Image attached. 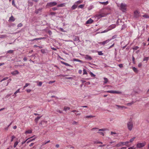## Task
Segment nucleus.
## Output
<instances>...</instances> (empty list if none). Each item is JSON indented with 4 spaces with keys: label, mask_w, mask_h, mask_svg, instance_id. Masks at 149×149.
Here are the masks:
<instances>
[{
    "label": "nucleus",
    "mask_w": 149,
    "mask_h": 149,
    "mask_svg": "<svg viewBox=\"0 0 149 149\" xmlns=\"http://www.w3.org/2000/svg\"><path fill=\"white\" fill-rule=\"evenodd\" d=\"M33 3L32 1L29 0L28 1V5L29 6H32L33 5Z\"/></svg>",
    "instance_id": "obj_18"
},
{
    "label": "nucleus",
    "mask_w": 149,
    "mask_h": 149,
    "mask_svg": "<svg viewBox=\"0 0 149 149\" xmlns=\"http://www.w3.org/2000/svg\"><path fill=\"white\" fill-rule=\"evenodd\" d=\"M15 19L14 18V17L11 15V16L10 17L9 21H11L12 22H13L15 21Z\"/></svg>",
    "instance_id": "obj_17"
},
{
    "label": "nucleus",
    "mask_w": 149,
    "mask_h": 149,
    "mask_svg": "<svg viewBox=\"0 0 149 149\" xmlns=\"http://www.w3.org/2000/svg\"><path fill=\"white\" fill-rule=\"evenodd\" d=\"M70 109V108L69 107H65L64 108V110L66 111L68 110H69Z\"/></svg>",
    "instance_id": "obj_30"
},
{
    "label": "nucleus",
    "mask_w": 149,
    "mask_h": 149,
    "mask_svg": "<svg viewBox=\"0 0 149 149\" xmlns=\"http://www.w3.org/2000/svg\"><path fill=\"white\" fill-rule=\"evenodd\" d=\"M11 141L12 142L13 141V139L15 138V137L14 136H13L11 137Z\"/></svg>",
    "instance_id": "obj_52"
},
{
    "label": "nucleus",
    "mask_w": 149,
    "mask_h": 149,
    "mask_svg": "<svg viewBox=\"0 0 149 149\" xmlns=\"http://www.w3.org/2000/svg\"><path fill=\"white\" fill-rule=\"evenodd\" d=\"M93 22V20L90 18L86 21V23L87 24H91Z\"/></svg>",
    "instance_id": "obj_15"
},
{
    "label": "nucleus",
    "mask_w": 149,
    "mask_h": 149,
    "mask_svg": "<svg viewBox=\"0 0 149 149\" xmlns=\"http://www.w3.org/2000/svg\"><path fill=\"white\" fill-rule=\"evenodd\" d=\"M40 51L43 54L46 53L45 50L44 49H41L40 50Z\"/></svg>",
    "instance_id": "obj_40"
},
{
    "label": "nucleus",
    "mask_w": 149,
    "mask_h": 149,
    "mask_svg": "<svg viewBox=\"0 0 149 149\" xmlns=\"http://www.w3.org/2000/svg\"><path fill=\"white\" fill-rule=\"evenodd\" d=\"M56 14V13L54 12H51L50 13V15H55Z\"/></svg>",
    "instance_id": "obj_61"
},
{
    "label": "nucleus",
    "mask_w": 149,
    "mask_h": 149,
    "mask_svg": "<svg viewBox=\"0 0 149 149\" xmlns=\"http://www.w3.org/2000/svg\"><path fill=\"white\" fill-rule=\"evenodd\" d=\"M84 7V4H81V5H79L78 6V7L79 8H83Z\"/></svg>",
    "instance_id": "obj_33"
},
{
    "label": "nucleus",
    "mask_w": 149,
    "mask_h": 149,
    "mask_svg": "<svg viewBox=\"0 0 149 149\" xmlns=\"http://www.w3.org/2000/svg\"><path fill=\"white\" fill-rule=\"evenodd\" d=\"M42 83L41 81H40L39 82L38 84V86H41L42 85Z\"/></svg>",
    "instance_id": "obj_50"
},
{
    "label": "nucleus",
    "mask_w": 149,
    "mask_h": 149,
    "mask_svg": "<svg viewBox=\"0 0 149 149\" xmlns=\"http://www.w3.org/2000/svg\"><path fill=\"white\" fill-rule=\"evenodd\" d=\"M18 142L17 141H16L14 143V148H15L17 146V145L18 144Z\"/></svg>",
    "instance_id": "obj_31"
},
{
    "label": "nucleus",
    "mask_w": 149,
    "mask_h": 149,
    "mask_svg": "<svg viewBox=\"0 0 149 149\" xmlns=\"http://www.w3.org/2000/svg\"><path fill=\"white\" fill-rule=\"evenodd\" d=\"M99 3L101 4H104V5H106L108 3V1H106V2H99Z\"/></svg>",
    "instance_id": "obj_22"
},
{
    "label": "nucleus",
    "mask_w": 149,
    "mask_h": 149,
    "mask_svg": "<svg viewBox=\"0 0 149 149\" xmlns=\"http://www.w3.org/2000/svg\"><path fill=\"white\" fill-rule=\"evenodd\" d=\"M139 47L137 46H134L133 48V49L134 50H136L138 49Z\"/></svg>",
    "instance_id": "obj_39"
},
{
    "label": "nucleus",
    "mask_w": 149,
    "mask_h": 149,
    "mask_svg": "<svg viewBox=\"0 0 149 149\" xmlns=\"http://www.w3.org/2000/svg\"><path fill=\"white\" fill-rule=\"evenodd\" d=\"M52 9L53 10H56L57 9V8L56 7H53L52 8Z\"/></svg>",
    "instance_id": "obj_60"
},
{
    "label": "nucleus",
    "mask_w": 149,
    "mask_h": 149,
    "mask_svg": "<svg viewBox=\"0 0 149 149\" xmlns=\"http://www.w3.org/2000/svg\"><path fill=\"white\" fill-rule=\"evenodd\" d=\"M73 37H74V38L73 39V40L75 41H78L79 42H80L79 38L78 36H74Z\"/></svg>",
    "instance_id": "obj_9"
},
{
    "label": "nucleus",
    "mask_w": 149,
    "mask_h": 149,
    "mask_svg": "<svg viewBox=\"0 0 149 149\" xmlns=\"http://www.w3.org/2000/svg\"><path fill=\"white\" fill-rule=\"evenodd\" d=\"M55 82V81H49L48 82V84H52L54 83Z\"/></svg>",
    "instance_id": "obj_53"
},
{
    "label": "nucleus",
    "mask_w": 149,
    "mask_h": 149,
    "mask_svg": "<svg viewBox=\"0 0 149 149\" xmlns=\"http://www.w3.org/2000/svg\"><path fill=\"white\" fill-rule=\"evenodd\" d=\"M33 47L34 48L38 47L39 49H42V46H38L37 45H34L33 46Z\"/></svg>",
    "instance_id": "obj_26"
},
{
    "label": "nucleus",
    "mask_w": 149,
    "mask_h": 149,
    "mask_svg": "<svg viewBox=\"0 0 149 149\" xmlns=\"http://www.w3.org/2000/svg\"><path fill=\"white\" fill-rule=\"evenodd\" d=\"M95 117V116H92V115H89V116H87L85 117V118H93Z\"/></svg>",
    "instance_id": "obj_27"
},
{
    "label": "nucleus",
    "mask_w": 149,
    "mask_h": 149,
    "mask_svg": "<svg viewBox=\"0 0 149 149\" xmlns=\"http://www.w3.org/2000/svg\"><path fill=\"white\" fill-rule=\"evenodd\" d=\"M19 72L17 70H15L14 71L12 72H11V74L13 75H16L17 74H19Z\"/></svg>",
    "instance_id": "obj_10"
},
{
    "label": "nucleus",
    "mask_w": 149,
    "mask_h": 149,
    "mask_svg": "<svg viewBox=\"0 0 149 149\" xmlns=\"http://www.w3.org/2000/svg\"><path fill=\"white\" fill-rule=\"evenodd\" d=\"M42 116H38L35 119V122L36 123H38V121L42 117Z\"/></svg>",
    "instance_id": "obj_16"
},
{
    "label": "nucleus",
    "mask_w": 149,
    "mask_h": 149,
    "mask_svg": "<svg viewBox=\"0 0 149 149\" xmlns=\"http://www.w3.org/2000/svg\"><path fill=\"white\" fill-rule=\"evenodd\" d=\"M116 134V132H111V134L112 135H113V134Z\"/></svg>",
    "instance_id": "obj_62"
},
{
    "label": "nucleus",
    "mask_w": 149,
    "mask_h": 149,
    "mask_svg": "<svg viewBox=\"0 0 149 149\" xmlns=\"http://www.w3.org/2000/svg\"><path fill=\"white\" fill-rule=\"evenodd\" d=\"M116 106L118 107L120 109H126L127 107L123 106H120L119 105H117Z\"/></svg>",
    "instance_id": "obj_20"
},
{
    "label": "nucleus",
    "mask_w": 149,
    "mask_h": 149,
    "mask_svg": "<svg viewBox=\"0 0 149 149\" xmlns=\"http://www.w3.org/2000/svg\"><path fill=\"white\" fill-rule=\"evenodd\" d=\"M19 90H20V89L19 88L18 89H17L14 93V95H16V94L17 93H19L20 92V91H19Z\"/></svg>",
    "instance_id": "obj_41"
},
{
    "label": "nucleus",
    "mask_w": 149,
    "mask_h": 149,
    "mask_svg": "<svg viewBox=\"0 0 149 149\" xmlns=\"http://www.w3.org/2000/svg\"><path fill=\"white\" fill-rule=\"evenodd\" d=\"M22 26H23L22 24V23H19V24L17 25V27L18 28Z\"/></svg>",
    "instance_id": "obj_37"
},
{
    "label": "nucleus",
    "mask_w": 149,
    "mask_h": 149,
    "mask_svg": "<svg viewBox=\"0 0 149 149\" xmlns=\"http://www.w3.org/2000/svg\"><path fill=\"white\" fill-rule=\"evenodd\" d=\"M146 144L145 142L142 143H138L136 144V147L137 148H140L143 147Z\"/></svg>",
    "instance_id": "obj_4"
},
{
    "label": "nucleus",
    "mask_w": 149,
    "mask_h": 149,
    "mask_svg": "<svg viewBox=\"0 0 149 149\" xmlns=\"http://www.w3.org/2000/svg\"><path fill=\"white\" fill-rule=\"evenodd\" d=\"M84 58L85 60L89 61H91L93 59L92 58L91 56L88 55H85Z\"/></svg>",
    "instance_id": "obj_7"
},
{
    "label": "nucleus",
    "mask_w": 149,
    "mask_h": 149,
    "mask_svg": "<svg viewBox=\"0 0 149 149\" xmlns=\"http://www.w3.org/2000/svg\"><path fill=\"white\" fill-rule=\"evenodd\" d=\"M8 79V77H6L4 78L1 80V82H2L3 81L5 80H7Z\"/></svg>",
    "instance_id": "obj_46"
},
{
    "label": "nucleus",
    "mask_w": 149,
    "mask_h": 149,
    "mask_svg": "<svg viewBox=\"0 0 149 149\" xmlns=\"http://www.w3.org/2000/svg\"><path fill=\"white\" fill-rule=\"evenodd\" d=\"M104 92L113 94H121L122 93V92L120 91L113 90L104 91Z\"/></svg>",
    "instance_id": "obj_3"
},
{
    "label": "nucleus",
    "mask_w": 149,
    "mask_h": 149,
    "mask_svg": "<svg viewBox=\"0 0 149 149\" xmlns=\"http://www.w3.org/2000/svg\"><path fill=\"white\" fill-rule=\"evenodd\" d=\"M104 84H106L108 81V79L105 77L104 78Z\"/></svg>",
    "instance_id": "obj_29"
},
{
    "label": "nucleus",
    "mask_w": 149,
    "mask_h": 149,
    "mask_svg": "<svg viewBox=\"0 0 149 149\" xmlns=\"http://www.w3.org/2000/svg\"><path fill=\"white\" fill-rule=\"evenodd\" d=\"M126 7H127V5L123 3H121L120 6V9L123 12H125L126 10Z\"/></svg>",
    "instance_id": "obj_1"
},
{
    "label": "nucleus",
    "mask_w": 149,
    "mask_h": 149,
    "mask_svg": "<svg viewBox=\"0 0 149 149\" xmlns=\"http://www.w3.org/2000/svg\"><path fill=\"white\" fill-rule=\"evenodd\" d=\"M45 38L44 37H41V38H35L33 39H31L30 40V41L32 42L35 40H41L42 39H44Z\"/></svg>",
    "instance_id": "obj_11"
},
{
    "label": "nucleus",
    "mask_w": 149,
    "mask_h": 149,
    "mask_svg": "<svg viewBox=\"0 0 149 149\" xmlns=\"http://www.w3.org/2000/svg\"><path fill=\"white\" fill-rule=\"evenodd\" d=\"M139 15L138 12L136 11L134 12V16L136 18L138 17H139Z\"/></svg>",
    "instance_id": "obj_13"
},
{
    "label": "nucleus",
    "mask_w": 149,
    "mask_h": 149,
    "mask_svg": "<svg viewBox=\"0 0 149 149\" xmlns=\"http://www.w3.org/2000/svg\"><path fill=\"white\" fill-rule=\"evenodd\" d=\"M118 66L120 68H122L123 67V64H119L118 65Z\"/></svg>",
    "instance_id": "obj_56"
},
{
    "label": "nucleus",
    "mask_w": 149,
    "mask_h": 149,
    "mask_svg": "<svg viewBox=\"0 0 149 149\" xmlns=\"http://www.w3.org/2000/svg\"><path fill=\"white\" fill-rule=\"evenodd\" d=\"M30 138H28V139H26V140L25 141H23L22 143V145L24 144V143H25V142H26V141L27 140H28V139H29Z\"/></svg>",
    "instance_id": "obj_55"
},
{
    "label": "nucleus",
    "mask_w": 149,
    "mask_h": 149,
    "mask_svg": "<svg viewBox=\"0 0 149 149\" xmlns=\"http://www.w3.org/2000/svg\"><path fill=\"white\" fill-rule=\"evenodd\" d=\"M121 146H122V145L121 143V142L117 144L116 146L117 147H120Z\"/></svg>",
    "instance_id": "obj_28"
},
{
    "label": "nucleus",
    "mask_w": 149,
    "mask_h": 149,
    "mask_svg": "<svg viewBox=\"0 0 149 149\" xmlns=\"http://www.w3.org/2000/svg\"><path fill=\"white\" fill-rule=\"evenodd\" d=\"M61 63L62 64H64V65H65L66 66H68L71 67H72V65H70L69 64L67 63H65L63 61H61Z\"/></svg>",
    "instance_id": "obj_14"
},
{
    "label": "nucleus",
    "mask_w": 149,
    "mask_h": 149,
    "mask_svg": "<svg viewBox=\"0 0 149 149\" xmlns=\"http://www.w3.org/2000/svg\"><path fill=\"white\" fill-rule=\"evenodd\" d=\"M78 6V5L76 4H74L71 7V9L72 10L75 9Z\"/></svg>",
    "instance_id": "obj_21"
},
{
    "label": "nucleus",
    "mask_w": 149,
    "mask_h": 149,
    "mask_svg": "<svg viewBox=\"0 0 149 149\" xmlns=\"http://www.w3.org/2000/svg\"><path fill=\"white\" fill-rule=\"evenodd\" d=\"M110 41V39H108L102 42H99L98 43L100 45H104L105 44L108 43Z\"/></svg>",
    "instance_id": "obj_8"
},
{
    "label": "nucleus",
    "mask_w": 149,
    "mask_h": 149,
    "mask_svg": "<svg viewBox=\"0 0 149 149\" xmlns=\"http://www.w3.org/2000/svg\"><path fill=\"white\" fill-rule=\"evenodd\" d=\"M98 55H102L103 54V53H102V51H99L98 52Z\"/></svg>",
    "instance_id": "obj_36"
},
{
    "label": "nucleus",
    "mask_w": 149,
    "mask_h": 149,
    "mask_svg": "<svg viewBox=\"0 0 149 149\" xmlns=\"http://www.w3.org/2000/svg\"><path fill=\"white\" fill-rule=\"evenodd\" d=\"M87 74V72L86 70L84 69L83 70V75H84V74Z\"/></svg>",
    "instance_id": "obj_32"
},
{
    "label": "nucleus",
    "mask_w": 149,
    "mask_h": 149,
    "mask_svg": "<svg viewBox=\"0 0 149 149\" xmlns=\"http://www.w3.org/2000/svg\"><path fill=\"white\" fill-rule=\"evenodd\" d=\"M127 149H136L134 146L131 147Z\"/></svg>",
    "instance_id": "obj_59"
},
{
    "label": "nucleus",
    "mask_w": 149,
    "mask_h": 149,
    "mask_svg": "<svg viewBox=\"0 0 149 149\" xmlns=\"http://www.w3.org/2000/svg\"><path fill=\"white\" fill-rule=\"evenodd\" d=\"M104 16L102 14H100L98 15V17H103Z\"/></svg>",
    "instance_id": "obj_57"
},
{
    "label": "nucleus",
    "mask_w": 149,
    "mask_h": 149,
    "mask_svg": "<svg viewBox=\"0 0 149 149\" xmlns=\"http://www.w3.org/2000/svg\"><path fill=\"white\" fill-rule=\"evenodd\" d=\"M42 8H39L38 9H36L35 10V13L37 14L40 15L42 12Z\"/></svg>",
    "instance_id": "obj_6"
},
{
    "label": "nucleus",
    "mask_w": 149,
    "mask_h": 149,
    "mask_svg": "<svg viewBox=\"0 0 149 149\" xmlns=\"http://www.w3.org/2000/svg\"><path fill=\"white\" fill-rule=\"evenodd\" d=\"M73 61H74L79 62H80L81 63H83V61H82L80 60H79V59H77V58H74L73 59Z\"/></svg>",
    "instance_id": "obj_19"
},
{
    "label": "nucleus",
    "mask_w": 149,
    "mask_h": 149,
    "mask_svg": "<svg viewBox=\"0 0 149 149\" xmlns=\"http://www.w3.org/2000/svg\"><path fill=\"white\" fill-rule=\"evenodd\" d=\"M116 26L115 24H112L109 27V30H111L115 28Z\"/></svg>",
    "instance_id": "obj_12"
},
{
    "label": "nucleus",
    "mask_w": 149,
    "mask_h": 149,
    "mask_svg": "<svg viewBox=\"0 0 149 149\" xmlns=\"http://www.w3.org/2000/svg\"><path fill=\"white\" fill-rule=\"evenodd\" d=\"M25 134H31L32 133V131L31 130H28L25 132Z\"/></svg>",
    "instance_id": "obj_23"
},
{
    "label": "nucleus",
    "mask_w": 149,
    "mask_h": 149,
    "mask_svg": "<svg viewBox=\"0 0 149 149\" xmlns=\"http://www.w3.org/2000/svg\"><path fill=\"white\" fill-rule=\"evenodd\" d=\"M57 3L55 2H52L48 3L47 4V6L48 7H52L56 5Z\"/></svg>",
    "instance_id": "obj_5"
},
{
    "label": "nucleus",
    "mask_w": 149,
    "mask_h": 149,
    "mask_svg": "<svg viewBox=\"0 0 149 149\" xmlns=\"http://www.w3.org/2000/svg\"><path fill=\"white\" fill-rule=\"evenodd\" d=\"M117 35H115L113 36H112V38H111L110 39V40H113V39L116 38H117Z\"/></svg>",
    "instance_id": "obj_25"
},
{
    "label": "nucleus",
    "mask_w": 149,
    "mask_h": 149,
    "mask_svg": "<svg viewBox=\"0 0 149 149\" xmlns=\"http://www.w3.org/2000/svg\"><path fill=\"white\" fill-rule=\"evenodd\" d=\"M115 52H114L115 58H116V55H117V52H116L117 49L116 48L115 49Z\"/></svg>",
    "instance_id": "obj_42"
},
{
    "label": "nucleus",
    "mask_w": 149,
    "mask_h": 149,
    "mask_svg": "<svg viewBox=\"0 0 149 149\" xmlns=\"http://www.w3.org/2000/svg\"><path fill=\"white\" fill-rule=\"evenodd\" d=\"M134 103V102L132 101L131 102H130V103H127V105L128 106H130L131 105L133 104Z\"/></svg>",
    "instance_id": "obj_38"
},
{
    "label": "nucleus",
    "mask_w": 149,
    "mask_h": 149,
    "mask_svg": "<svg viewBox=\"0 0 149 149\" xmlns=\"http://www.w3.org/2000/svg\"><path fill=\"white\" fill-rule=\"evenodd\" d=\"M114 45V43H113L108 48V49H110L113 47Z\"/></svg>",
    "instance_id": "obj_58"
},
{
    "label": "nucleus",
    "mask_w": 149,
    "mask_h": 149,
    "mask_svg": "<svg viewBox=\"0 0 149 149\" xmlns=\"http://www.w3.org/2000/svg\"><path fill=\"white\" fill-rule=\"evenodd\" d=\"M63 3H62L58 5H57V7H62L63 6Z\"/></svg>",
    "instance_id": "obj_51"
},
{
    "label": "nucleus",
    "mask_w": 149,
    "mask_h": 149,
    "mask_svg": "<svg viewBox=\"0 0 149 149\" xmlns=\"http://www.w3.org/2000/svg\"><path fill=\"white\" fill-rule=\"evenodd\" d=\"M107 130V129L105 128L101 129L99 130V131H105Z\"/></svg>",
    "instance_id": "obj_49"
},
{
    "label": "nucleus",
    "mask_w": 149,
    "mask_h": 149,
    "mask_svg": "<svg viewBox=\"0 0 149 149\" xmlns=\"http://www.w3.org/2000/svg\"><path fill=\"white\" fill-rule=\"evenodd\" d=\"M100 141L98 140L93 141L94 143L95 144H98L99 143Z\"/></svg>",
    "instance_id": "obj_48"
},
{
    "label": "nucleus",
    "mask_w": 149,
    "mask_h": 149,
    "mask_svg": "<svg viewBox=\"0 0 149 149\" xmlns=\"http://www.w3.org/2000/svg\"><path fill=\"white\" fill-rule=\"evenodd\" d=\"M50 141V140H49L47 141H44L43 143V144L44 145H45V144H46L47 143H49V142Z\"/></svg>",
    "instance_id": "obj_54"
},
{
    "label": "nucleus",
    "mask_w": 149,
    "mask_h": 149,
    "mask_svg": "<svg viewBox=\"0 0 149 149\" xmlns=\"http://www.w3.org/2000/svg\"><path fill=\"white\" fill-rule=\"evenodd\" d=\"M14 52L13 50H9L7 51V53H12Z\"/></svg>",
    "instance_id": "obj_43"
},
{
    "label": "nucleus",
    "mask_w": 149,
    "mask_h": 149,
    "mask_svg": "<svg viewBox=\"0 0 149 149\" xmlns=\"http://www.w3.org/2000/svg\"><path fill=\"white\" fill-rule=\"evenodd\" d=\"M135 138V137H133L132 139H130V142L132 143V142Z\"/></svg>",
    "instance_id": "obj_34"
},
{
    "label": "nucleus",
    "mask_w": 149,
    "mask_h": 149,
    "mask_svg": "<svg viewBox=\"0 0 149 149\" xmlns=\"http://www.w3.org/2000/svg\"><path fill=\"white\" fill-rule=\"evenodd\" d=\"M26 91L28 93H30L31 91V90L30 89H27Z\"/></svg>",
    "instance_id": "obj_63"
},
{
    "label": "nucleus",
    "mask_w": 149,
    "mask_h": 149,
    "mask_svg": "<svg viewBox=\"0 0 149 149\" xmlns=\"http://www.w3.org/2000/svg\"><path fill=\"white\" fill-rule=\"evenodd\" d=\"M127 128L129 131H131L132 129L133 124L132 121H130L128 122L127 124Z\"/></svg>",
    "instance_id": "obj_2"
},
{
    "label": "nucleus",
    "mask_w": 149,
    "mask_h": 149,
    "mask_svg": "<svg viewBox=\"0 0 149 149\" xmlns=\"http://www.w3.org/2000/svg\"><path fill=\"white\" fill-rule=\"evenodd\" d=\"M132 69L133 71L135 72H138L137 68L135 67H132Z\"/></svg>",
    "instance_id": "obj_24"
},
{
    "label": "nucleus",
    "mask_w": 149,
    "mask_h": 149,
    "mask_svg": "<svg viewBox=\"0 0 149 149\" xmlns=\"http://www.w3.org/2000/svg\"><path fill=\"white\" fill-rule=\"evenodd\" d=\"M77 122H76L75 121H73L72 123V124L73 125H74V124H77Z\"/></svg>",
    "instance_id": "obj_64"
},
{
    "label": "nucleus",
    "mask_w": 149,
    "mask_h": 149,
    "mask_svg": "<svg viewBox=\"0 0 149 149\" xmlns=\"http://www.w3.org/2000/svg\"><path fill=\"white\" fill-rule=\"evenodd\" d=\"M90 74L92 77H94L95 76V75L92 72H91L90 73Z\"/></svg>",
    "instance_id": "obj_35"
},
{
    "label": "nucleus",
    "mask_w": 149,
    "mask_h": 149,
    "mask_svg": "<svg viewBox=\"0 0 149 149\" xmlns=\"http://www.w3.org/2000/svg\"><path fill=\"white\" fill-rule=\"evenodd\" d=\"M143 17L147 18H149V16L147 15H143Z\"/></svg>",
    "instance_id": "obj_47"
},
{
    "label": "nucleus",
    "mask_w": 149,
    "mask_h": 149,
    "mask_svg": "<svg viewBox=\"0 0 149 149\" xmlns=\"http://www.w3.org/2000/svg\"><path fill=\"white\" fill-rule=\"evenodd\" d=\"M97 133H98V134H100V135H102L103 136H104V134L103 132H97Z\"/></svg>",
    "instance_id": "obj_45"
},
{
    "label": "nucleus",
    "mask_w": 149,
    "mask_h": 149,
    "mask_svg": "<svg viewBox=\"0 0 149 149\" xmlns=\"http://www.w3.org/2000/svg\"><path fill=\"white\" fill-rule=\"evenodd\" d=\"M149 59V58L148 57H145L143 59V61H147Z\"/></svg>",
    "instance_id": "obj_44"
}]
</instances>
